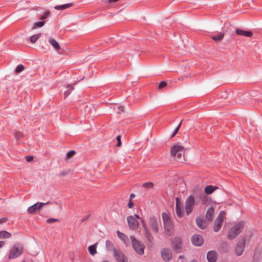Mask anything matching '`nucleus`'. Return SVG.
Here are the masks:
<instances>
[{"mask_svg":"<svg viewBox=\"0 0 262 262\" xmlns=\"http://www.w3.org/2000/svg\"><path fill=\"white\" fill-rule=\"evenodd\" d=\"M162 218L164 223V228L165 233L168 235H171L172 233V224L168 214L163 212L162 213Z\"/></svg>","mask_w":262,"mask_h":262,"instance_id":"f03ea898","label":"nucleus"},{"mask_svg":"<svg viewBox=\"0 0 262 262\" xmlns=\"http://www.w3.org/2000/svg\"><path fill=\"white\" fill-rule=\"evenodd\" d=\"M49 203V202L46 203H40V202L36 203L34 204V205H33L32 206L29 207L28 208L27 211L29 213L34 214L37 211L40 210L41 209V208L43 206V205H45L46 204H48Z\"/></svg>","mask_w":262,"mask_h":262,"instance_id":"9d476101","label":"nucleus"},{"mask_svg":"<svg viewBox=\"0 0 262 262\" xmlns=\"http://www.w3.org/2000/svg\"><path fill=\"white\" fill-rule=\"evenodd\" d=\"M224 36V33L223 32H220L216 35H214L211 36V38L215 41H221Z\"/></svg>","mask_w":262,"mask_h":262,"instance_id":"b1692460","label":"nucleus"},{"mask_svg":"<svg viewBox=\"0 0 262 262\" xmlns=\"http://www.w3.org/2000/svg\"><path fill=\"white\" fill-rule=\"evenodd\" d=\"M195 204L196 202L194 195H190L187 198L185 204V210L187 215H189L192 212Z\"/></svg>","mask_w":262,"mask_h":262,"instance_id":"39448f33","label":"nucleus"},{"mask_svg":"<svg viewBox=\"0 0 262 262\" xmlns=\"http://www.w3.org/2000/svg\"><path fill=\"white\" fill-rule=\"evenodd\" d=\"M177 262H186V259L183 255L179 256Z\"/></svg>","mask_w":262,"mask_h":262,"instance_id":"ea45409f","label":"nucleus"},{"mask_svg":"<svg viewBox=\"0 0 262 262\" xmlns=\"http://www.w3.org/2000/svg\"><path fill=\"white\" fill-rule=\"evenodd\" d=\"M150 226L155 233H158L161 228L160 220L156 217H151L150 219Z\"/></svg>","mask_w":262,"mask_h":262,"instance_id":"1a4fd4ad","label":"nucleus"},{"mask_svg":"<svg viewBox=\"0 0 262 262\" xmlns=\"http://www.w3.org/2000/svg\"><path fill=\"white\" fill-rule=\"evenodd\" d=\"M26 159L27 162H29L32 161L33 160V156H26Z\"/></svg>","mask_w":262,"mask_h":262,"instance_id":"37998d69","label":"nucleus"},{"mask_svg":"<svg viewBox=\"0 0 262 262\" xmlns=\"http://www.w3.org/2000/svg\"><path fill=\"white\" fill-rule=\"evenodd\" d=\"M244 222H239L236 223L229 230L228 238L231 239L235 238L242 231L244 228Z\"/></svg>","mask_w":262,"mask_h":262,"instance_id":"f257e3e1","label":"nucleus"},{"mask_svg":"<svg viewBox=\"0 0 262 262\" xmlns=\"http://www.w3.org/2000/svg\"><path fill=\"white\" fill-rule=\"evenodd\" d=\"M5 221H4V219H3V220H0V223H3V222H5Z\"/></svg>","mask_w":262,"mask_h":262,"instance_id":"864d4df0","label":"nucleus"},{"mask_svg":"<svg viewBox=\"0 0 262 262\" xmlns=\"http://www.w3.org/2000/svg\"><path fill=\"white\" fill-rule=\"evenodd\" d=\"M214 212V210L213 207H209L207 211L206 214V219L208 221H211L213 219V215Z\"/></svg>","mask_w":262,"mask_h":262,"instance_id":"412c9836","label":"nucleus"},{"mask_svg":"<svg viewBox=\"0 0 262 262\" xmlns=\"http://www.w3.org/2000/svg\"><path fill=\"white\" fill-rule=\"evenodd\" d=\"M127 221L129 228L132 230H137L139 227V222L133 216L127 217Z\"/></svg>","mask_w":262,"mask_h":262,"instance_id":"9b49d317","label":"nucleus"},{"mask_svg":"<svg viewBox=\"0 0 262 262\" xmlns=\"http://www.w3.org/2000/svg\"><path fill=\"white\" fill-rule=\"evenodd\" d=\"M176 214L177 216L181 218L183 216V212L181 209V208L180 205V199L179 198H176Z\"/></svg>","mask_w":262,"mask_h":262,"instance_id":"f3484780","label":"nucleus"},{"mask_svg":"<svg viewBox=\"0 0 262 262\" xmlns=\"http://www.w3.org/2000/svg\"><path fill=\"white\" fill-rule=\"evenodd\" d=\"M207 259L209 262H216L217 260V254L214 251H210L207 253Z\"/></svg>","mask_w":262,"mask_h":262,"instance_id":"dca6fc26","label":"nucleus"},{"mask_svg":"<svg viewBox=\"0 0 262 262\" xmlns=\"http://www.w3.org/2000/svg\"><path fill=\"white\" fill-rule=\"evenodd\" d=\"M117 234L119 238H120L126 246L129 245V241L127 236L119 231H117Z\"/></svg>","mask_w":262,"mask_h":262,"instance_id":"5701e85b","label":"nucleus"},{"mask_svg":"<svg viewBox=\"0 0 262 262\" xmlns=\"http://www.w3.org/2000/svg\"><path fill=\"white\" fill-rule=\"evenodd\" d=\"M130 240L132 241L133 248L136 253L139 255H142L144 253V245L137 240L134 236H130Z\"/></svg>","mask_w":262,"mask_h":262,"instance_id":"20e7f679","label":"nucleus"},{"mask_svg":"<svg viewBox=\"0 0 262 262\" xmlns=\"http://www.w3.org/2000/svg\"><path fill=\"white\" fill-rule=\"evenodd\" d=\"M182 120H181V121L180 122V123H179V124L178 125V126L177 127V128L173 130L172 135H171V138L174 137L176 134L177 133H178L180 127V126L181 125V123H182Z\"/></svg>","mask_w":262,"mask_h":262,"instance_id":"7c9ffc66","label":"nucleus"},{"mask_svg":"<svg viewBox=\"0 0 262 262\" xmlns=\"http://www.w3.org/2000/svg\"><path fill=\"white\" fill-rule=\"evenodd\" d=\"M192 244L196 246H200L203 245L204 239L203 237L199 234H194L191 237Z\"/></svg>","mask_w":262,"mask_h":262,"instance_id":"4468645a","label":"nucleus"},{"mask_svg":"<svg viewBox=\"0 0 262 262\" xmlns=\"http://www.w3.org/2000/svg\"><path fill=\"white\" fill-rule=\"evenodd\" d=\"M106 247L108 249H110L113 247V243L110 241H106Z\"/></svg>","mask_w":262,"mask_h":262,"instance_id":"f704fd0d","label":"nucleus"},{"mask_svg":"<svg viewBox=\"0 0 262 262\" xmlns=\"http://www.w3.org/2000/svg\"><path fill=\"white\" fill-rule=\"evenodd\" d=\"M249 239L247 236H245L242 243H238L235 248V252L237 256H240L242 254L244 251V245L246 241Z\"/></svg>","mask_w":262,"mask_h":262,"instance_id":"ddd939ff","label":"nucleus"},{"mask_svg":"<svg viewBox=\"0 0 262 262\" xmlns=\"http://www.w3.org/2000/svg\"><path fill=\"white\" fill-rule=\"evenodd\" d=\"M191 262H197V261L196 260H193L191 261Z\"/></svg>","mask_w":262,"mask_h":262,"instance_id":"5fc2aeb1","label":"nucleus"},{"mask_svg":"<svg viewBox=\"0 0 262 262\" xmlns=\"http://www.w3.org/2000/svg\"><path fill=\"white\" fill-rule=\"evenodd\" d=\"M134 205V204L133 203V202H132V200H129V203L128 204V207L130 208H132Z\"/></svg>","mask_w":262,"mask_h":262,"instance_id":"a18cd8bd","label":"nucleus"},{"mask_svg":"<svg viewBox=\"0 0 262 262\" xmlns=\"http://www.w3.org/2000/svg\"><path fill=\"white\" fill-rule=\"evenodd\" d=\"M48 41L56 51H57L60 49V47L58 42L54 38L50 37L48 39Z\"/></svg>","mask_w":262,"mask_h":262,"instance_id":"aec40b11","label":"nucleus"},{"mask_svg":"<svg viewBox=\"0 0 262 262\" xmlns=\"http://www.w3.org/2000/svg\"><path fill=\"white\" fill-rule=\"evenodd\" d=\"M185 78V76H181V77H179L178 79H179V80H184V79Z\"/></svg>","mask_w":262,"mask_h":262,"instance_id":"8fccbe9b","label":"nucleus"},{"mask_svg":"<svg viewBox=\"0 0 262 262\" xmlns=\"http://www.w3.org/2000/svg\"><path fill=\"white\" fill-rule=\"evenodd\" d=\"M57 221H58L57 219L51 218V219H49L47 220V223H48V224H52L54 222H56Z\"/></svg>","mask_w":262,"mask_h":262,"instance_id":"e433bc0d","label":"nucleus"},{"mask_svg":"<svg viewBox=\"0 0 262 262\" xmlns=\"http://www.w3.org/2000/svg\"><path fill=\"white\" fill-rule=\"evenodd\" d=\"M40 34H37L32 36L30 38L31 42L33 43H35L37 40V39L40 37Z\"/></svg>","mask_w":262,"mask_h":262,"instance_id":"c85d7f7f","label":"nucleus"},{"mask_svg":"<svg viewBox=\"0 0 262 262\" xmlns=\"http://www.w3.org/2000/svg\"><path fill=\"white\" fill-rule=\"evenodd\" d=\"M117 108H118V113H121V112H124V107H123V106H119V107L118 106Z\"/></svg>","mask_w":262,"mask_h":262,"instance_id":"c03bdc74","label":"nucleus"},{"mask_svg":"<svg viewBox=\"0 0 262 262\" xmlns=\"http://www.w3.org/2000/svg\"><path fill=\"white\" fill-rule=\"evenodd\" d=\"M143 186L145 188H151L153 187V184L151 182L145 183L143 184Z\"/></svg>","mask_w":262,"mask_h":262,"instance_id":"473e14b6","label":"nucleus"},{"mask_svg":"<svg viewBox=\"0 0 262 262\" xmlns=\"http://www.w3.org/2000/svg\"><path fill=\"white\" fill-rule=\"evenodd\" d=\"M116 139L118 141V143L117 144V146L118 147H119L121 146V136L120 135H118L117 138H116Z\"/></svg>","mask_w":262,"mask_h":262,"instance_id":"58836bf2","label":"nucleus"},{"mask_svg":"<svg viewBox=\"0 0 262 262\" xmlns=\"http://www.w3.org/2000/svg\"><path fill=\"white\" fill-rule=\"evenodd\" d=\"M135 197V194H134V193H132L130 194V196H129V200H132V199L133 198H134Z\"/></svg>","mask_w":262,"mask_h":262,"instance_id":"49530a36","label":"nucleus"},{"mask_svg":"<svg viewBox=\"0 0 262 262\" xmlns=\"http://www.w3.org/2000/svg\"><path fill=\"white\" fill-rule=\"evenodd\" d=\"M23 252V247L18 244L15 245L10 250L9 258L13 259L20 256Z\"/></svg>","mask_w":262,"mask_h":262,"instance_id":"423d86ee","label":"nucleus"},{"mask_svg":"<svg viewBox=\"0 0 262 262\" xmlns=\"http://www.w3.org/2000/svg\"><path fill=\"white\" fill-rule=\"evenodd\" d=\"M161 254L163 259L165 261H169L172 258L171 251L168 248L162 249L161 251Z\"/></svg>","mask_w":262,"mask_h":262,"instance_id":"f8f14e48","label":"nucleus"},{"mask_svg":"<svg viewBox=\"0 0 262 262\" xmlns=\"http://www.w3.org/2000/svg\"><path fill=\"white\" fill-rule=\"evenodd\" d=\"M113 255L117 262H128L127 258L120 250L114 249Z\"/></svg>","mask_w":262,"mask_h":262,"instance_id":"6e6552de","label":"nucleus"},{"mask_svg":"<svg viewBox=\"0 0 262 262\" xmlns=\"http://www.w3.org/2000/svg\"><path fill=\"white\" fill-rule=\"evenodd\" d=\"M89 251L92 255H94L96 253V244L91 245L88 248Z\"/></svg>","mask_w":262,"mask_h":262,"instance_id":"bb28decb","label":"nucleus"},{"mask_svg":"<svg viewBox=\"0 0 262 262\" xmlns=\"http://www.w3.org/2000/svg\"><path fill=\"white\" fill-rule=\"evenodd\" d=\"M135 217L136 219H140V216H139L138 215H137V214H135Z\"/></svg>","mask_w":262,"mask_h":262,"instance_id":"603ef678","label":"nucleus"},{"mask_svg":"<svg viewBox=\"0 0 262 262\" xmlns=\"http://www.w3.org/2000/svg\"><path fill=\"white\" fill-rule=\"evenodd\" d=\"M14 136L17 139H19L22 137L23 135L20 132H16L14 133Z\"/></svg>","mask_w":262,"mask_h":262,"instance_id":"4c0bfd02","label":"nucleus"},{"mask_svg":"<svg viewBox=\"0 0 262 262\" xmlns=\"http://www.w3.org/2000/svg\"><path fill=\"white\" fill-rule=\"evenodd\" d=\"M89 215L86 216L85 218L83 219L82 221H84L87 220L89 218Z\"/></svg>","mask_w":262,"mask_h":262,"instance_id":"3c124183","label":"nucleus"},{"mask_svg":"<svg viewBox=\"0 0 262 262\" xmlns=\"http://www.w3.org/2000/svg\"><path fill=\"white\" fill-rule=\"evenodd\" d=\"M74 5V3H69L61 5L55 6L54 7V8L56 10H63L68 9V8L73 6Z\"/></svg>","mask_w":262,"mask_h":262,"instance_id":"6ab92c4d","label":"nucleus"},{"mask_svg":"<svg viewBox=\"0 0 262 262\" xmlns=\"http://www.w3.org/2000/svg\"><path fill=\"white\" fill-rule=\"evenodd\" d=\"M166 85H167V83L164 81H162L160 82L159 84V89H162V88L166 86Z\"/></svg>","mask_w":262,"mask_h":262,"instance_id":"c9c22d12","label":"nucleus"},{"mask_svg":"<svg viewBox=\"0 0 262 262\" xmlns=\"http://www.w3.org/2000/svg\"><path fill=\"white\" fill-rule=\"evenodd\" d=\"M75 153V152L74 150L70 151L69 152H68L67 153V156H66V158L67 159L71 158V157H72L74 155Z\"/></svg>","mask_w":262,"mask_h":262,"instance_id":"72a5a7b5","label":"nucleus"},{"mask_svg":"<svg viewBox=\"0 0 262 262\" xmlns=\"http://www.w3.org/2000/svg\"><path fill=\"white\" fill-rule=\"evenodd\" d=\"M142 222L143 227H144V229L145 234L146 237L148 238L150 236V234H149V231H148V230L147 228V227H146V225L145 224L144 221H142Z\"/></svg>","mask_w":262,"mask_h":262,"instance_id":"c756f323","label":"nucleus"},{"mask_svg":"<svg viewBox=\"0 0 262 262\" xmlns=\"http://www.w3.org/2000/svg\"><path fill=\"white\" fill-rule=\"evenodd\" d=\"M24 70V66L22 64H19L16 70L15 71L16 73H19L20 72H22Z\"/></svg>","mask_w":262,"mask_h":262,"instance_id":"2f4dec72","label":"nucleus"},{"mask_svg":"<svg viewBox=\"0 0 262 262\" xmlns=\"http://www.w3.org/2000/svg\"><path fill=\"white\" fill-rule=\"evenodd\" d=\"M5 243V242L4 241H0V249L4 246Z\"/></svg>","mask_w":262,"mask_h":262,"instance_id":"de8ad7c7","label":"nucleus"},{"mask_svg":"<svg viewBox=\"0 0 262 262\" xmlns=\"http://www.w3.org/2000/svg\"><path fill=\"white\" fill-rule=\"evenodd\" d=\"M225 215V212L224 211H221L215 220L213 226V230L215 232H218L220 230L223 223Z\"/></svg>","mask_w":262,"mask_h":262,"instance_id":"0eeeda50","label":"nucleus"},{"mask_svg":"<svg viewBox=\"0 0 262 262\" xmlns=\"http://www.w3.org/2000/svg\"><path fill=\"white\" fill-rule=\"evenodd\" d=\"M196 223L198 227L202 229H205L207 227V224L201 218H197L196 219Z\"/></svg>","mask_w":262,"mask_h":262,"instance_id":"4be33fe9","label":"nucleus"},{"mask_svg":"<svg viewBox=\"0 0 262 262\" xmlns=\"http://www.w3.org/2000/svg\"><path fill=\"white\" fill-rule=\"evenodd\" d=\"M173 248L177 250H180L182 248V241L180 237H175L172 242Z\"/></svg>","mask_w":262,"mask_h":262,"instance_id":"2eb2a0df","label":"nucleus"},{"mask_svg":"<svg viewBox=\"0 0 262 262\" xmlns=\"http://www.w3.org/2000/svg\"><path fill=\"white\" fill-rule=\"evenodd\" d=\"M22 262H26L25 261H23Z\"/></svg>","mask_w":262,"mask_h":262,"instance_id":"6e6d98bb","label":"nucleus"},{"mask_svg":"<svg viewBox=\"0 0 262 262\" xmlns=\"http://www.w3.org/2000/svg\"><path fill=\"white\" fill-rule=\"evenodd\" d=\"M170 154L171 157L181 160L182 156H184V147L179 144L174 145L171 148Z\"/></svg>","mask_w":262,"mask_h":262,"instance_id":"7ed1b4c3","label":"nucleus"},{"mask_svg":"<svg viewBox=\"0 0 262 262\" xmlns=\"http://www.w3.org/2000/svg\"><path fill=\"white\" fill-rule=\"evenodd\" d=\"M49 12H46L42 15L40 16V19H46L49 15Z\"/></svg>","mask_w":262,"mask_h":262,"instance_id":"a19ab883","label":"nucleus"},{"mask_svg":"<svg viewBox=\"0 0 262 262\" xmlns=\"http://www.w3.org/2000/svg\"><path fill=\"white\" fill-rule=\"evenodd\" d=\"M236 33L239 35H242L246 37H251L252 36L253 33L251 31H245L243 30H241L239 29H237L235 31Z\"/></svg>","mask_w":262,"mask_h":262,"instance_id":"a211bd4d","label":"nucleus"},{"mask_svg":"<svg viewBox=\"0 0 262 262\" xmlns=\"http://www.w3.org/2000/svg\"><path fill=\"white\" fill-rule=\"evenodd\" d=\"M45 24V21H44L35 23L34 24L32 28H33V29H35L37 28H40V27L43 26Z\"/></svg>","mask_w":262,"mask_h":262,"instance_id":"cd10ccee","label":"nucleus"},{"mask_svg":"<svg viewBox=\"0 0 262 262\" xmlns=\"http://www.w3.org/2000/svg\"><path fill=\"white\" fill-rule=\"evenodd\" d=\"M11 236V234L6 231H0V239L9 238Z\"/></svg>","mask_w":262,"mask_h":262,"instance_id":"a878e982","label":"nucleus"},{"mask_svg":"<svg viewBox=\"0 0 262 262\" xmlns=\"http://www.w3.org/2000/svg\"><path fill=\"white\" fill-rule=\"evenodd\" d=\"M70 93V92H69V91H67V92H65L64 93V97H67Z\"/></svg>","mask_w":262,"mask_h":262,"instance_id":"09e8293b","label":"nucleus"},{"mask_svg":"<svg viewBox=\"0 0 262 262\" xmlns=\"http://www.w3.org/2000/svg\"><path fill=\"white\" fill-rule=\"evenodd\" d=\"M69 171H61L58 174L59 177H63L68 173Z\"/></svg>","mask_w":262,"mask_h":262,"instance_id":"79ce46f5","label":"nucleus"},{"mask_svg":"<svg viewBox=\"0 0 262 262\" xmlns=\"http://www.w3.org/2000/svg\"><path fill=\"white\" fill-rule=\"evenodd\" d=\"M217 187H214L212 185L207 186L204 189L205 192L207 194H211Z\"/></svg>","mask_w":262,"mask_h":262,"instance_id":"393cba45","label":"nucleus"}]
</instances>
